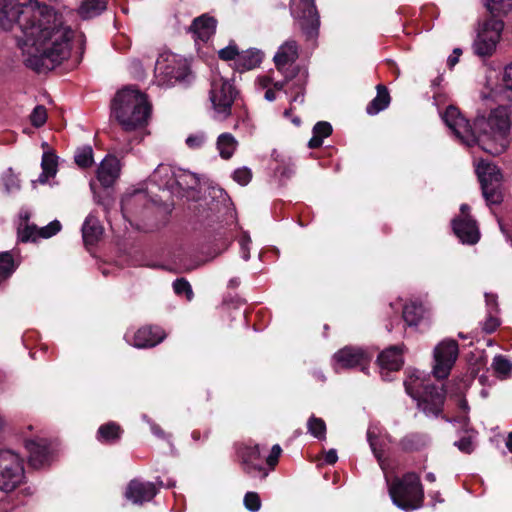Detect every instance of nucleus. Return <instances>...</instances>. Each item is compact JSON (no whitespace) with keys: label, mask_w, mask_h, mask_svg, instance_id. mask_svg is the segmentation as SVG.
<instances>
[{"label":"nucleus","mask_w":512,"mask_h":512,"mask_svg":"<svg viewBox=\"0 0 512 512\" xmlns=\"http://www.w3.org/2000/svg\"><path fill=\"white\" fill-rule=\"evenodd\" d=\"M15 25L20 30L17 46L28 68L50 71L69 57L74 32L48 5L38 0H0V29L9 31Z\"/></svg>","instance_id":"f257e3e1"},{"label":"nucleus","mask_w":512,"mask_h":512,"mask_svg":"<svg viewBox=\"0 0 512 512\" xmlns=\"http://www.w3.org/2000/svg\"><path fill=\"white\" fill-rule=\"evenodd\" d=\"M502 81L491 88L489 98L499 103V107L492 110L488 117L478 116L474 121V127L461 115L454 106H448L441 114L446 126L452 131L455 137L464 145L472 146L478 144L484 151L492 155H500L506 151L510 143V113L506 105L493 96V91L500 88ZM487 98V95H484Z\"/></svg>","instance_id":"f03ea898"},{"label":"nucleus","mask_w":512,"mask_h":512,"mask_svg":"<svg viewBox=\"0 0 512 512\" xmlns=\"http://www.w3.org/2000/svg\"><path fill=\"white\" fill-rule=\"evenodd\" d=\"M111 116L126 132L142 129L150 119L151 104L140 90L125 87L112 100Z\"/></svg>","instance_id":"7ed1b4c3"},{"label":"nucleus","mask_w":512,"mask_h":512,"mask_svg":"<svg viewBox=\"0 0 512 512\" xmlns=\"http://www.w3.org/2000/svg\"><path fill=\"white\" fill-rule=\"evenodd\" d=\"M406 393L417 402L419 409L428 417H437L442 411L445 391L428 383L423 372L409 370L404 381Z\"/></svg>","instance_id":"20e7f679"},{"label":"nucleus","mask_w":512,"mask_h":512,"mask_svg":"<svg viewBox=\"0 0 512 512\" xmlns=\"http://www.w3.org/2000/svg\"><path fill=\"white\" fill-rule=\"evenodd\" d=\"M388 483V491L395 506L406 512H411L422 507L424 491L420 478L416 473H406L402 478L396 477Z\"/></svg>","instance_id":"39448f33"},{"label":"nucleus","mask_w":512,"mask_h":512,"mask_svg":"<svg viewBox=\"0 0 512 512\" xmlns=\"http://www.w3.org/2000/svg\"><path fill=\"white\" fill-rule=\"evenodd\" d=\"M189 76L190 68L185 58L170 51L159 53L154 69V82L157 86L168 88L188 81Z\"/></svg>","instance_id":"423d86ee"},{"label":"nucleus","mask_w":512,"mask_h":512,"mask_svg":"<svg viewBox=\"0 0 512 512\" xmlns=\"http://www.w3.org/2000/svg\"><path fill=\"white\" fill-rule=\"evenodd\" d=\"M237 95L238 91L233 82L229 78L222 76L219 71H213L209 99L214 119L223 121L231 116L232 106Z\"/></svg>","instance_id":"0eeeda50"},{"label":"nucleus","mask_w":512,"mask_h":512,"mask_svg":"<svg viewBox=\"0 0 512 512\" xmlns=\"http://www.w3.org/2000/svg\"><path fill=\"white\" fill-rule=\"evenodd\" d=\"M25 480V460L15 450L0 449V490L14 491Z\"/></svg>","instance_id":"6e6552de"},{"label":"nucleus","mask_w":512,"mask_h":512,"mask_svg":"<svg viewBox=\"0 0 512 512\" xmlns=\"http://www.w3.org/2000/svg\"><path fill=\"white\" fill-rule=\"evenodd\" d=\"M290 13L307 39L318 36L320 17L314 0H290Z\"/></svg>","instance_id":"1a4fd4ad"},{"label":"nucleus","mask_w":512,"mask_h":512,"mask_svg":"<svg viewBox=\"0 0 512 512\" xmlns=\"http://www.w3.org/2000/svg\"><path fill=\"white\" fill-rule=\"evenodd\" d=\"M504 22L497 18L485 20L479 27L473 49L477 56L486 58L493 55L501 39Z\"/></svg>","instance_id":"9d476101"},{"label":"nucleus","mask_w":512,"mask_h":512,"mask_svg":"<svg viewBox=\"0 0 512 512\" xmlns=\"http://www.w3.org/2000/svg\"><path fill=\"white\" fill-rule=\"evenodd\" d=\"M459 355L458 343L453 339H444L433 349L432 374L435 378L446 379Z\"/></svg>","instance_id":"9b49d317"},{"label":"nucleus","mask_w":512,"mask_h":512,"mask_svg":"<svg viewBox=\"0 0 512 512\" xmlns=\"http://www.w3.org/2000/svg\"><path fill=\"white\" fill-rule=\"evenodd\" d=\"M371 355L360 347L347 346L338 350L332 358V365L336 372L342 369L359 367L365 371L371 361Z\"/></svg>","instance_id":"f8f14e48"},{"label":"nucleus","mask_w":512,"mask_h":512,"mask_svg":"<svg viewBox=\"0 0 512 512\" xmlns=\"http://www.w3.org/2000/svg\"><path fill=\"white\" fill-rule=\"evenodd\" d=\"M238 455L245 473L251 477L261 479L268 476L269 470L264 466V460L258 445L244 444L239 447Z\"/></svg>","instance_id":"ddd939ff"},{"label":"nucleus","mask_w":512,"mask_h":512,"mask_svg":"<svg viewBox=\"0 0 512 512\" xmlns=\"http://www.w3.org/2000/svg\"><path fill=\"white\" fill-rule=\"evenodd\" d=\"M24 446L29 453V462L34 468H41L48 464L52 457L51 448L47 439L30 437L25 431L21 432Z\"/></svg>","instance_id":"4468645a"},{"label":"nucleus","mask_w":512,"mask_h":512,"mask_svg":"<svg viewBox=\"0 0 512 512\" xmlns=\"http://www.w3.org/2000/svg\"><path fill=\"white\" fill-rule=\"evenodd\" d=\"M125 340L136 348H151L161 343L166 334L158 326H144L137 331H127Z\"/></svg>","instance_id":"2eb2a0df"},{"label":"nucleus","mask_w":512,"mask_h":512,"mask_svg":"<svg viewBox=\"0 0 512 512\" xmlns=\"http://www.w3.org/2000/svg\"><path fill=\"white\" fill-rule=\"evenodd\" d=\"M403 362L402 347L393 346L384 350L378 356L382 378L386 381H390V372L398 371L402 367Z\"/></svg>","instance_id":"dca6fc26"},{"label":"nucleus","mask_w":512,"mask_h":512,"mask_svg":"<svg viewBox=\"0 0 512 512\" xmlns=\"http://www.w3.org/2000/svg\"><path fill=\"white\" fill-rule=\"evenodd\" d=\"M157 493V488L152 482L131 480L127 486L125 497L134 504H142L151 501Z\"/></svg>","instance_id":"f3484780"},{"label":"nucleus","mask_w":512,"mask_h":512,"mask_svg":"<svg viewBox=\"0 0 512 512\" xmlns=\"http://www.w3.org/2000/svg\"><path fill=\"white\" fill-rule=\"evenodd\" d=\"M453 231L463 244L473 245L479 241L480 232L476 221L471 217L455 218Z\"/></svg>","instance_id":"a211bd4d"},{"label":"nucleus","mask_w":512,"mask_h":512,"mask_svg":"<svg viewBox=\"0 0 512 512\" xmlns=\"http://www.w3.org/2000/svg\"><path fill=\"white\" fill-rule=\"evenodd\" d=\"M121 164L119 159L108 154L100 163L97 169V178L102 186H112L120 175Z\"/></svg>","instance_id":"6ab92c4d"},{"label":"nucleus","mask_w":512,"mask_h":512,"mask_svg":"<svg viewBox=\"0 0 512 512\" xmlns=\"http://www.w3.org/2000/svg\"><path fill=\"white\" fill-rule=\"evenodd\" d=\"M174 187L171 192L172 196L176 197H188L189 191H194L199 186V178L187 170L177 168L174 180ZM194 199V197H191Z\"/></svg>","instance_id":"aec40b11"},{"label":"nucleus","mask_w":512,"mask_h":512,"mask_svg":"<svg viewBox=\"0 0 512 512\" xmlns=\"http://www.w3.org/2000/svg\"><path fill=\"white\" fill-rule=\"evenodd\" d=\"M299 56V46L293 39L285 41L279 46L274 55V63L278 71L285 73L287 66L292 65Z\"/></svg>","instance_id":"412c9836"},{"label":"nucleus","mask_w":512,"mask_h":512,"mask_svg":"<svg viewBox=\"0 0 512 512\" xmlns=\"http://www.w3.org/2000/svg\"><path fill=\"white\" fill-rule=\"evenodd\" d=\"M176 167L167 164H160L149 177L148 186L154 185L159 190L171 194L174 187Z\"/></svg>","instance_id":"4be33fe9"},{"label":"nucleus","mask_w":512,"mask_h":512,"mask_svg":"<svg viewBox=\"0 0 512 512\" xmlns=\"http://www.w3.org/2000/svg\"><path fill=\"white\" fill-rule=\"evenodd\" d=\"M32 212L22 207L18 213L17 219V235L21 242H35L39 239V227L30 223Z\"/></svg>","instance_id":"5701e85b"},{"label":"nucleus","mask_w":512,"mask_h":512,"mask_svg":"<svg viewBox=\"0 0 512 512\" xmlns=\"http://www.w3.org/2000/svg\"><path fill=\"white\" fill-rule=\"evenodd\" d=\"M216 24L217 22L213 17L203 14L193 20L188 31L193 34L195 41L205 42L215 33Z\"/></svg>","instance_id":"b1692460"},{"label":"nucleus","mask_w":512,"mask_h":512,"mask_svg":"<svg viewBox=\"0 0 512 512\" xmlns=\"http://www.w3.org/2000/svg\"><path fill=\"white\" fill-rule=\"evenodd\" d=\"M103 234V227L94 213H90L82 225V237L86 245L95 244Z\"/></svg>","instance_id":"393cba45"},{"label":"nucleus","mask_w":512,"mask_h":512,"mask_svg":"<svg viewBox=\"0 0 512 512\" xmlns=\"http://www.w3.org/2000/svg\"><path fill=\"white\" fill-rule=\"evenodd\" d=\"M367 439L374 456L377 458L380 464V467L382 468V470H384L385 468L382 459V453L384 451L386 443L390 441L388 436H382L379 427L370 426L367 431Z\"/></svg>","instance_id":"a878e982"},{"label":"nucleus","mask_w":512,"mask_h":512,"mask_svg":"<svg viewBox=\"0 0 512 512\" xmlns=\"http://www.w3.org/2000/svg\"><path fill=\"white\" fill-rule=\"evenodd\" d=\"M476 173L481 185H495L497 183H501L502 174L500 169L489 162L480 161L476 165Z\"/></svg>","instance_id":"bb28decb"},{"label":"nucleus","mask_w":512,"mask_h":512,"mask_svg":"<svg viewBox=\"0 0 512 512\" xmlns=\"http://www.w3.org/2000/svg\"><path fill=\"white\" fill-rule=\"evenodd\" d=\"M263 60V53L259 49L250 48L239 52L236 58L235 69L243 72L254 69L260 65Z\"/></svg>","instance_id":"cd10ccee"},{"label":"nucleus","mask_w":512,"mask_h":512,"mask_svg":"<svg viewBox=\"0 0 512 512\" xmlns=\"http://www.w3.org/2000/svg\"><path fill=\"white\" fill-rule=\"evenodd\" d=\"M42 173L36 181H32L33 185L36 183L45 184L49 178H52L57 173V156L49 151L43 153L41 161Z\"/></svg>","instance_id":"c85d7f7f"},{"label":"nucleus","mask_w":512,"mask_h":512,"mask_svg":"<svg viewBox=\"0 0 512 512\" xmlns=\"http://www.w3.org/2000/svg\"><path fill=\"white\" fill-rule=\"evenodd\" d=\"M493 96L501 102H507L512 106V63L505 68L501 87L493 91Z\"/></svg>","instance_id":"c756f323"},{"label":"nucleus","mask_w":512,"mask_h":512,"mask_svg":"<svg viewBox=\"0 0 512 512\" xmlns=\"http://www.w3.org/2000/svg\"><path fill=\"white\" fill-rule=\"evenodd\" d=\"M238 147L237 139L231 133H222L216 141V148L223 159H230Z\"/></svg>","instance_id":"7c9ffc66"},{"label":"nucleus","mask_w":512,"mask_h":512,"mask_svg":"<svg viewBox=\"0 0 512 512\" xmlns=\"http://www.w3.org/2000/svg\"><path fill=\"white\" fill-rule=\"evenodd\" d=\"M146 200V194L142 191L136 190L131 194H126L121 201V210L125 218L129 214L136 212L139 205L143 204Z\"/></svg>","instance_id":"2f4dec72"},{"label":"nucleus","mask_w":512,"mask_h":512,"mask_svg":"<svg viewBox=\"0 0 512 512\" xmlns=\"http://www.w3.org/2000/svg\"><path fill=\"white\" fill-rule=\"evenodd\" d=\"M390 103V96L388 90L382 86H377L376 97L367 105L366 112L369 115H376L379 112L385 110Z\"/></svg>","instance_id":"473e14b6"},{"label":"nucleus","mask_w":512,"mask_h":512,"mask_svg":"<svg viewBox=\"0 0 512 512\" xmlns=\"http://www.w3.org/2000/svg\"><path fill=\"white\" fill-rule=\"evenodd\" d=\"M424 312L422 304L410 302L403 306V320L409 326H417L422 320Z\"/></svg>","instance_id":"72a5a7b5"},{"label":"nucleus","mask_w":512,"mask_h":512,"mask_svg":"<svg viewBox=\"0 0 512 512\" xmlns=\"http://www.w3.org/2000/svg\"><path fill=\"white\" fill-rule=\"evenodd\" d=\"M122 430L115 422H109L99 427L97 439L103 443H113L121 436Z\"/></svg>","instance_id":"f704fd0d"},{"label":"nucleus","mask_w":512,"mask_h":512,"mask_svg":"<svg viewBox=\"0 0 512 512\" xmlns=\"http://www.w3.org/2000/svg\"><path fill=\"white\" fill-rule=\"evenodd\" d=\"M106 9V2L104 0H85L80 8L79 14L84 19H89L98 16Z\"/></svg>","instance_id":"c9c22d12"},{"label":"nucleus","mask_w":512,"mask_h":512,"mask_svg":"<svg viewBox=\"0 0 512 512\" xmlns=\"http://www.w3.org/2000/svg\"><path fill=\"white\" fill-rule=\"evenodd\" d=\"M332 133V126L330 123L320 121L313 127V136L308 142L309 148L320 147L323 143L324 138L328 137Z\"/></svg>","instance_id":"e433bc0d"},{"label":"nucleus","mask_w":512,"mask_h":512,"mask_svg":"<svg viewBox=\"0 0 512 512\" xmlns=\"http://www.w3.org/2000/svg\"><path fill=\"white\" fill-rule=\"evenodd\" d=\"M485 8L495 18L507 15L512 10V0H482Z\"/></svg>","instance_id":"4c0bfd02"},{"label":"nucleus","mask_w":512,"mask_h":512,"mask_svg":"<svg viewBox=\"0 0 512 512\" xmlns=\"http://www.w3.org/2000/svg\"><path fill=\"white\" fill-rule=\"evenodd\" d=\"M491 367L500 379H507L512 374V362L503 355H496L493 358Z\"/></svg>","instance_id":"58836bf2"},{"label":"nucleus","mask_w":512,"mask_h":512,"mask_svg":"<svg viewBox=\"0 0 512 512\" xmlns=\"http://www.w3.org/2000/svg\"><path fill=\"white\" fill-rule=\"evenodd\" d=\"M16 264L10 252L0 253V284L6 281L15 271Z\"/></svg>","instance_id":"ea45409f"},{"label":"nucleus","mask_w":512,"mask_h":512,"mask_svg":"<svg viewBox=\"0 0 512 512\" xmlns=\"http://www.w3.org/2000/svg\"><path fill=\"white\" fill-rule=\"evenodd\" d=\"M0 179L5 193L14 194L20 190V180L11 168L4 171Z\"/></svg>","instance_id":"a19ab883"},{"label":"nucleus","mask_w":512,"mask_h":512,"mask_svg":"<svg viewBox=\"0 0 512 512\" xmlns=\"http://www.w3.org/2000/svg\"><path fill=\"white\" fill-rule=\"evenodd\" d=\"M501 183L495 185H481L482 195L485 198L487 204H499L502 202L503 196L500 189Z\"/></svg>","instance_id":"79ce46f5"},{"label":"nucleus","mask_w":512,"mask_h":512,"mask_svg":"<svg viewBox=\"0 0 512 512\" xmlns=\"http://www.w3.org/2000/svg\"><path fill=\"white\" fill-rule=\"evenodd\" d=\"M307 430L319 440L326 438V424L322 418L312 415L307 421Z\"/></svg>","instance_id":"37998d69"},{"label":"nucleus","mask_w":512,"mask_h":512,"mask_svg":"<svg viewBox=\"0 0 512 512\" xmlns=\"http://www.w3.org/2000/svg\"><path fill=\"white\" fill-rule=\"evenodd\" d=\"M75 162L82 168H88L93 164V149L91 146H84L77 149L75 156Z\"/></svg>","instance_id":"c03bdc74"},{"label":"nucleus","mask_w":512,"mask_h":512,"mask_svg":"<svg viewBox=\"0 0 512 512\" xmlns=\"http://www.w3.org/2000/svg\"><path fill=\"white\" fill-rule=\"evenodd\" d=\"M173 291L177 296H185L187 301H191L194 297L191 284L185 278L176 279L173 284Z\"/></svg>","instance_id":"a18cd8bd"},{"label":"nucleus","mask_w":512,"mask_h":512,"mask_svg":"<svg viewBox=\"0 0 512 512\" xmlns=\"http://www.w3.org/2000/svg\"><path fill=\"white\" fill-rule=\"evenodd\" d=\"M47 120V110L43 105H37L31 115H30V121L33 126L35 127H41L45 124Z\"/></svg>","instance_id":"49530a36"},{"label":"nucleus","mask_w":512,"mask_h":512,"mask_svg":"<svg viewBox=\"0 0 512 512\" xmlns=\"http://www.w3.org/2000/svg\"><path fill=\"white\" fill-rule=\"evenodd\" d=\"M244 506L250 512H257L261 507V500L256 492H247L244 496Z\"/></svg>","instance_id":"de8ad7c7"},{"label":"nucleus","mask_w":512,"mask_h":512,"mask_svg":"<svg viewBox=\"0 0 512 512\" xmlns=\"http://www.w3.org/2000/svg\"><path fill=\"white\" fill-rule=\"evenodd\" d=\"M61 223L58 220H53L44 227L39 228V239H48L56 235L61 230Z\"/></svg>","instance_id":"09e8293b"},{"label":"nucleus","mask_w":512,"mask_h":512,"mask_svg":"<svg viewBox=\"0 0 512 512\" xmlns=\"http://www.w3.org/2000/svg\"><path fill=\"white\" fill-rule=\"evenodd\" d=\"M239 55V50L234 43H230L225 48H222L218 52V56L220 59L224 61H234V67L236 66V58Z\"/></svg>","instance_id":"8fccbe9b"},{"label":"nucleus","mask_w":512,"mask_h":512,"mask_svg":"<svg viewBox=\"0 0 512 512\" xmlns=\"http://www.w3.org/2000/svg\"><path fill=\"white\" fill-rule=\"evenodd\" d=\"M233 180L241 186H246L252 178V172L247 167H241L233 172Z\"/></svg>","instance_id":"3c124183"},{"label":"nucleus","mask_w":512,"mask_h":512,"mask_svg":"<svg viewBox=\"0 0 512 512\" xmlns=\"http://www.w3.org/2000/svg\"><path fill=\"white\" fill-rule=\"evenodd\" d=\"M207 140L206 134L204 132H197L195 134H191L186 138V144L191 149L201 148Z\"/></svg>","instance_id":"603ef678"},{"label":"nucleus","mask_w":512,"mask_h":512,"mask_svg":"<svg viewBox=\"0 0 512 512\" xmlns=\"http://www.w3.org/2000/svg\"><path fill=\"white\" fill-rule=\"evenodd\" d=\"M239 245L242 259L248 261L250 259L251 238L247 232H243L239 238Z\"/></svg>","instance_id":"864d4df0"},{"label":"nucleus","mask_w":512,"mask_h":512,"mask_svg":"<svg viewBox=\"0 0 512 512\" xmlns=\"http://www.w3.org/2000/svg\"><path fill=\"white\" fill-rule=\"evenodd\" d=\"M497 314L498 313H492V310H489V312H487V318L483 324V329L487 333L494 332L500 325V321L497 317Z\"/></svg>","instance_id":"5fc2aeb1"},{"label":"nucleus","mask_w":512,"mask_h":512,"mask_svg":"<svg viewBox=\"0 0 512 512\" xmlns=\"http://www.w3.org/2000/svg\"><path fill=\"white\" fill-rule=\"evenodd\" d=\"M129 72L135 77V78H143L145 76V70L143 67V64L141 60L137 58H132L129 61L128 64Z\"/></svg>","instance_id":"6e6d98bb"},{"label":"nucleus","mask_w":512,"mask_h":512,"mask_svg":"<svg viewBox=\"0 0 512 512\" xmlns=\"http://www.w3.org/2000/svg\"><path fill=\"white\" fill-rule=\"evenodd\" d=\"M142 420L145 421L150 426L152 434L157 438L168 439L170 437L163 431V429L158 424L154 423L147 415H143Z\"/></svg>","instance_id":"4d7b16f0"},{"label":"nucleus","mask_w":512,"mask_h":512,"mask_svg":"<svg viewBox=\"0 0 512 512\" xmlns=\"http://www.w3.org/2000/svg\"><path fill=\"white\" fill-rule=\"evenodd\" d=\"M281 452H282V449H281L280 445L275 444L272 446L270 454L266 458V463L270 467V470H272L275 467V465L277 464L278 459L281 455Z\"/></svg>","instance_id":"13d9d810"},{"label":"nucleus","mask_w":512,"mask_h":512,"mask_svg":"<svg viewBox=\"0 0 512 512\" xmlns=\"http://www.w3.org/2000/svg\"><path fill=\"white\" fill-rule=\"evenodd\" d=\"M454 445L461 451L470 454L473 451V443L470 437H464L456 441Z\"/></svg>","instance_id":"bf43d9fd"},{"label":"nucleus","mask_w":512,"mask_h":512,"mask_svg":"<svg viewBox=\"0 0 512 512\" xmlns=\"http://www.w3.org/2000/svg\"><path fill=\"white\" fill-rule=\"evenodd\" d=\"M485 302H486L487 312H489V310H492V313H498L497 296L495 294L486 293L485 294Z\"/></svg>","instance_id":"052dcab7"},{"label":"nucleus","mask_w":512,"mask_h":512,"mask_svg":"<svg viewBox=\"0 0 512 512\" xmlns=\"http://www.w3.org/2000/svg\"><path fill=\"white\" fill-rule=\"evenodd\" d=\"M416 436L414 435H411V436H407L405 437L401 444H402V447L405 449V450H413V449H417L418 448V444L416 443Z\"/></svg>","instance_id":"680f3d73"},{"label":"nucleus","mask_w":512,"mask_h":512,"mask_svg":"<svg viewBox=\"0 0 512 512\" xmlns=\"http://www.w3.org/2000/svg\"><path fill=\"white\" fill-rule=\"evenodd\" d=\"M131 150L130 143L122 146L118 141L115 142V146L113 147V151L120 157H124Z\"/></svg>","instance_id":"e2e57ef3"},{"label":"nucleus","mask_w":512,"mask_h":512,"mask_svg":"<svg viewBox=\"0 0 512 512\" xmlns=\"http://www.w3.org/2000/svg\"><path fill=\"white\" fill-rule=\"evenodd\" d=\"M461 53L462 51L459 48L453 50L452 54L447 59V64L450 68H453L458 63Z\"/></svg>","instance_id":"0e129e2a"},{"label":"nucleus","mask_w":512,"mask_h":512,"mask_svg":"<svg viewBox=\"0 0 512 512\" xmlns=\"http://www.w3.org/2000/svg\"><path fill=\"white\" fill-rule=\"evenodd\" d=\"M324 460L327 464H334L338 460L337 451L335 449H330L325 453Z\"/></svg>","instance_id":"69168bd1"},{"label":"nucleus","mask_w":512,"mask_h":512,"mask_svg":"<svg viewBox=\"0 0 512 512\" xmlns=\"http://www.w3.org/2000/svg\"><path fill=\"white\" fill-rule=\"evenodd\" d=\"M272 79L269 76H260L257 78V85L262 89L270 88Z\"/></svg>","instance_id":"338daca9"},{"label":"nucleus","mask_w":512,"mask_h":512,"mask_svg":"<svg viewBox=\"0 0 512 512\" xmlns=\"http://www.w3.org/2000/svg\"><path fill=\"white\" fill-rule=\"evenodd\" d=\"M297 87H298V90H297L295 96H293L291 98V103L299 102L301 104L304 102L303 85L299 84Z\"/></svg>","instance_id":"774afa93"}]
</instances>
